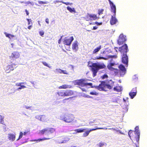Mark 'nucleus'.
I'll list each match as a JSON object with an SVG mask.
<instances>
[{
	"label": "nucleus",
	"instance_id": "obj_1",
	"mask_svg": "<svg viewBox=\"0 0 147 147\" xmlns=\"http://www.w3.org/2000/svg\"><path fill=\"white\" fill-rule=\"evenodd\" d=\"M91 67V71L92 72L93 77H95L96 75V74L98 71L100 69H105L106 67V66L103 63H93L90 66Z\"/></svg>",
	"mask_w": 147,
	"mask_h": 147
},
{
	"label": "nucleus",
	"instance_id": "obj_2",
	"mask_svg": "<svg viewBox=\"0 0 147 147\" xmlns=\"http://www.w3.org/2000/svg\"><path fill=\"white\" fill-rule=\"evenodd\" d=\"M57 94L59 97H64L73 95L74 92L72 90H61L58 92Z\"/></svg>",
	"mask_w": 147,
	"mask_h": 147
},
{
	"label": "nucleus",
	"instance_id": "obj_3",
	"mask_svg": "<svg viewBox=\"0 0 147 147\" xmlns=\"http://www.w3.org/2000/svg\"><path fill=\"white\" fill-rule=\"evenodd\" d=\"M61 119L67 123L72 122L74 120L73 115L69 114H65L61 116Z\"/></svg>",
	"mask_w": 147,
	"mask_h": 147
},
{
	"label": "nucleus",
	"instance_id": "obj_4",
	"mask_svg": "<svg viewBox=\"0 0 147 147\" xmlns=\"http://www.w3.org/2000/svg\"><path fill=\"white\" fill-rule=\"evenodd\" d=\"M75 84L81 87H84L87 86H92V83L86 82L85 80L83 79L76 80L75 82Z\"/></svg>",
	"mask_w": 147,
	"mask_h": 147
},
{
	"label": "nucleus",
	"instance_id": "obj_5",
	"mask_svg": "<svg viewBox=\"0 0 147 147\" xmlns=\"http://www.w3.org/2000/svg\"><path fill=\"white\" fill-rule=\"evenodd\" d=\"M128 135L130 139L132 140L136 141L137 142L139 143V140H137V139L138 138V136L137 135L135 132L134 131L130 130L128 133Z\"/></svg>",
	"mask_w": 147,
	"mask_h": 147
},
{
	"label": "nucleus",
	"instance_id": "obj_6",
	"mask_svg": "<svg viewBox=\"0 0 147 147\" xmlns=\"http://www.w3.org/2000/svg\"><path fill=\"white\" fill-rule=\"evenodd\" d=\"M95 88L100 91H103L106 92L107 91L106 89V84H105V82L102 81L101 83L98 86H95Z\"/></svg>",
	"mask_w": 147,
	"mask_h": 147
},
{
	"label": "nucleus",
	"instance_id": "obj_7",
	"mask_svg": "<svg viewBox=\"0 0 147 147\" xmlns=\"http://www.w3.org/2000/svg\"><path fill=\"white\" fill-rule=\"evenodd\" d=\"M96 15L88 13L85 16V19L86 21L94 20L99 18Z\"/></svg>",
	"mask_w": 147,
	"mask_h": 147
},
{
	"label": "nucleus",
	"instance_id": "obj_8",
	"mask_svg": "<svg viewBox=\"0 0 147 147\" xmlns=\"http://www.w3.org/2000/svg\"><path fill=\"white\" fill-rule=\"evenodd\" d=\"M119 50L120 52L121 55L126 54L129 51L127 44H125L121 47H119Z\"/></svg>",
	"mask_w": 147,
	"mask_h": 147
},
{
	"label": "nucleus",
	"instance_id": "obj_9",
	"mask_svg": "<svg viewBox=\"0 0 147 147\" xmlns=\"http://www.w3.org/2000/svg\"><path fill=\"white\" fill-rule=\"evenodd\" d=\"M20 56V54L17 51H14L11 54V55L9 56V58L11 61H14V60L19 58Z\"/></svg>",
	"mask_w": 147,
	"mask_h": 147
},
{
	"label": "nucleus",
	"instance_id": "obj_10",
	"mask_svg": "<svg viewBox=\"0 0 147 147\" xmlns=\"http://www.w3.org/2000/svg\"><path fill=\"white\" fill-rule=\"evenodd\" d=\"M121 56L122 62L125 65V66L126 65L127 67L128 62V58L127 54L121 55Z\"/></svg>",
	"mask_w": 147,
	"mask_h": 147
},
{
	"label": "nucleus",
	"instance_id": "obj_11",
	"mask_svg": "<svg viewBox=\"0 0 147 147\" xmlns=\"http://www.w3.org/2000/svg\"><path fill=\"white\" fill-rule=\"evenodd\" d=\"M126 40L125 36H124L123 34H121L119 36L118 40V43L119 45H121Z\"/></svg>",
	"mask_w": 147,
	"mask_h": 147
},
{
	"label": "nucleus",
	"instance_id": "obj_12",
	"mask_svg": "<svg viewBox=\"0 0 147 147\" xmlns=\"http://www.w3.org/2000/svg\"><path fill=\"white\" fill-rule=\"evenodd\" d=\"M74 38L73 36H71L69 39H68L66 38H65L64 41H63V44L67 45H70L72 42L74 40Z\"/></svg>",
	"mask_w": 147,
	"mask_h": 147
},
{
	"label": "nucleus",
	"instance_id": "obj_13",
	"mask_svg": "<svg viewBox=\"0 0 147 147\" xmlns=\"http://www.w3.org/2000/svg\"><path fill=\"white\" fill-rule=\"evenodd\" d=\"M119 68L120 70V75L122 76L126 73V70L125 67L122 65L120 64L119 66Z\"/></svg>",
	"mask_w": 147,
	"mask_h": 147
},
{
	"label": "nucleus",
	"instance_id": "obj_14",
	"mask_svg": "<svg viewBox=\"0 0 147 147\" xmlns=\"http://www.w3.org/2000/svg\"><path fill=\"white\" fill-rule=\"evenodd\" d=\"M111 8V11L113 12L114 14V16L116 15V7L115 5L110 0H108Z\"/></svg>",
	"mask_w": 147,
	"mask_h": 147
},
{
	"label": "nucleus",
	"instance_id": "obj_15",
	"mask_svg": "<svg viewBox=\"0 0 147 147\" xmlns=\"http://www.w3.org/2000/svg\"><path fill=\"white\" fill-rule=\"evenodd\" d=\"M115 83L114 82L111 80H110L108 82V83L106 84L107 88L109 90L112 89L113 88V86H115Z\"/></svg>",
	"mask_w": 147,
	"mask_h": 147
},
{
	"label": "nucleus",
	"instance_id": "obj_16",
	"mask_svg": "<svg viewBox=\"0 0 147 147\" xmlns=\"http://www.w3.org/2000/svg\"><path fill=\"white\" fill-rule=\"evenodd\" d=\"M13 64L8 65L5 68V71L7 73H9L14 69V67H13Z\"/></svg>",
	"mask_w": 147,
	"mask_h": 147
},
{
	"label": "nucleus",
	"instance_id": "obj_17",
	"mask_svg": "<svg viewBox=\"0 0 147 147\" xmlns=\"http://www.w3.org/2000/svg\"><path fill=\"white\" fill-rule=\"evenodd\" d=\"M110 24L111 25H113L115 24L117 22V20L116 18V15L111 16V18L110 20Z\"/></svg>",
	"mask_w": 147,
	"mask_h": 147
},
{
	"label": "nucleus",
	"instance_id": "obj_18",
	"mask_svg": "<svg viewBox=\"0 0 147 147\" xmlns=\"http://www.w3.org/2000/svg\"><path fill=\"white\" fill-rule=\"evenodd\" d=\"M117 55H109L107 56V58H105L103 57H96V59H104L105 60H107L109 58H117Z\"/></svg>",
	"mask_w": 147,
	"mask_h": 147
},
{
	"label": "nucleus",
	"instance_id": "obj_19",
	"mask_svg": "<svg viewBox=\"0 0 147 147\" xmlns=\"http://www.w3.org/2000/svg\"><path fill=\"white\" fill-rule=\"evenodd\" d=\"M36 118L39 120L43 122L47 120L46 117L45 115H38L36 116Z\"/></svg>",
	"mask_w": 147,
	"mask_h": 147
},
{
	"label": "nucleus",
	"instance_id": "obj_20",
	"mask_svg": "<svg viewBox=\"0 0 147 147\" xmlns=\"http://www.w3.org/2000/svg\"><path fill=\"white\" fill-rule=\"evenodd\" d=\"M113 90L117 92H119L122 90V87L121 86H120L118 84L115 85L113 88Z\"/></svg>",
	"mask_w": 147,
	"mask_h": 147
},
{
	"label": "nucleus",
	"instance_id": "obj_21",
	"mask_svg": "<svg viewBox=\"0 0 147 147\" xmlns=\"http://www.w3.org/2000/svg\"><path fill=\"white\" fill-rule=\"evenodd\" d=\"M102 129V128H95L90 129L88 130L85 131V132L84 133V134H83V136L84 137H86L87 136L89 135L90 132L91 131L95 130L97 129Z\"/></svg>",
	"mask_w": 147,
	"mask_h": 147
},
{
	"label": "nucleus",
	"instance_id": "obj_22",
	"mask_svg": "<svg viewBox=\"0 0 147 147\" xmlns=\"http://www.w3.org/2000/svg\"><path fill=\"white\" fill-rule=\"evenodd\" d=\"M137 91L136 88H133L129 93V95L131 98H133L136 94Z\"/></svg>",
	"mask_w": 147,
	"mask_h": 147
},
{
	"label": "nucleus",
	"instance_id": "obj_23",
	"mask_svg": "<svg viewBox=\"0 0 147 147\" xmlns=\"http://www.w3.org/2000/svg\"><path fill=\"white\" fill-rule=\"evenodd\" d=\"M113 66H111L107 65V67L108 69L110 71H114L115 74H117L118 73V69L113 67H112Z\"/></svg>",
	"mask_w": 147,
	"mask_h": 147
},
{
	"label": "nucleus",
	"instance_id": "obj_24",
	"mask_svg": "<svg viewBox=\"0 0 147 147\" xmlns=\"http://www.w3.org/2000/svg\"><path fill=\"white\" fill-rule=\"evenodd\" d=\"M56 70L57 72L59 73L60 74L63 73L67 75L69 74V72L65 70H61L60 69H56Z\"/></svg>",
	"mask_w": 147,
	"mask_h": 147
},
{
	"label": "nucleus",
	"instance_id": "obj_25",
	"mask_svg": "<svg viewBox=\"0 0 147 147\" xmlns=\"http://www.w3.org/2000/svg\"><path fill=\"white\" fill-rule=\"evenodd\" d=\"M78 46L77 42H75L73 43L72 45V49L73 50L77 51L78 49Z\"/></svg>",
	"mask_w": 147,
	"mask_h": 147
},
{
	"label": "nucleus",
	"instance_id": "obj_26",
	"mask_svg": "<svg viewBox=\"0 0 147 147\" xmlns=\"http://www.w3.org/2000/svg\"><path fill=\"white\" fill-rule=\"evenodd\" d=\"M15 136L14 134H8V138L9 140L13 141L15 140Z\"/></svg>",
	"mask_w": 147,
	"mask_h": 147
},
{
	"label": "nucleus",
	"instance_id": "obj_27",
	"mask_svg": "<svg viewBox=\"0 0 147 147\" xmlns=\"http://www.w3.org/2000/svg\"><path fill=\"white\" fill-rule=\"evenodd\" d=\"M135 130L134 131L135 132V133H136L137 135L138 136V138H137V140H140V132L139 130V127L138 126H136L135 128Z\"/></svg>",
	"mask_w": 147,
	"mask_h": 147
},
{
	"label": "nucleus",
	"instance_id": "obj_28",
	"mask_svg": "<svg viewBox=\"0 0 147 147\" xmlns=\"http://www.w3.org/2000/svg\"><path fill=\"white\" fill-rule=\"evenodd\" d=\"M50 139H51V138H42V139H38L34 140H32V141H34V142L36 141V142H40V141H44V140H49Z\"/></svg>",
	"mask_w": 147,
	"mask_h": 147
},
{
	"label": "nucleus",
	"instance_id": "obj_29",
	"mask_svg": "<svg viewBox=\"0 0 147 147\" xmlns=\"http://www.w3.org/2000/svg\"><path fill=\"white\" fill-rule=\"evenodd\" d=\"M48 129H44L41 130H40L39 132V134L40 135H43L45 133L47 132Z\"/></svg>",
	"mask_w": 147,
	"mask_h": 147
},
{
	"label": "nucleus",
	"instance_id": "obj_30",
	"mask_svg": "<svg viewBox=\"0 0 147 147\" xmlns=\"http://www.w3.org/2000/svg\"><path fill=\"white\" fill-rule=\"evenodd\" d=\"M86 129L81 128L76 129L74 130V131L76 132L75 134H76L77 133H82Z\"/></svg>",
	"mask_w": 147,
	"mask_h": 147
},
{
	"label": "nucleus",
	"instance_id": "obj_31",
	"mask_svg": "<svg viewBox=\"0 0 147 147\" xmlns=\"http://www.w3.org/2000/svg\"><path fill=\"white\" fill-rule=\"evenodd\" d=\"M55 131V129L53 128H50L48 130L47 133L48 134H50L53 133Z\"/></svg>",
	"mask_w": 147,
	"mask_h": 147
},
{
	"label": "nucleus",
	"instance_id": "obj_32",
	"mask_svg": "<svg viewBox=\"0 0 147 147\" xmlns=\"http://www.w3.org/2000/svg\"><path fill=\"white\" fill-rule=\"evenodd\" d=\"M101 45L99 46L98 47H97L93 50V53L94 54L98 52L101 49Z\"/></svg>",
	"mask_w": 147,
	"mask_h": 147
},
{
	"label": "nucleus",
	"instance_id": "obj_33",
	"mask_svg": "<svg viewBox=\"0 0 147 147\" xmlns=\"http://www.w3.org/2000/svg\"><path fill=\"white\" fill-rule=\"evenodd\" d=\"M5 34L6 36L7 37H8L9 38H13L15 37V36L14 35L7 34L6 32L5 33Z\"/></svg>",
	"mask_w": 147,
	"mask_h": 147
},
{
	"label": "nucleus",
	"instance_id": "obj_34",
	"mask_svg": "<svg viewBox=\"0 0 147 147\" xmlns=\"http://www.w3.org/2000/svg\"><path fill=\"white\" fill-rule=\"evenodd\" d=\"M67 9L69 10L70 12H72L75 11L74 8H71L69 6H67Z\"/></svg>",
	"mask_w": 147,
	"mask_h": 147
},
{
	"label": "nucleus",
	"instance_id": "obj_35",
	"mask_svg": "<svg viewBox=\"0 0 147 147\" xmlns=\"http://www.w3.org/2000/svg\"><path fill=\"white\" fill-rule=\"evenodd\" d=\"M68 87V86L66 84L63 85L59 87V89H66Z\"/></svg>",
	"mask_w": 147,
	"mask_h": 147
},
{
	"label": "nucleus",
	"instance_id": "obj_36",
	"mask_svg": "<svg viewBox=\"0 0 147 147\" xmlns=\"http://www.w3.org/2000/svg\"><path fill=\"white\" fill-rule=\"evenodd\" d=\"M4 117L1 115H0V123L3 124H4Z\"/></svg>",
	"mask_w": 147,
	"mask_h": 147
},
{
	"label": "nucleus",
	"instance_id": "obj_37",
	"mask_svg": "<svg viewBox=\"0 0 147 147\" xmlns=\"http://www.w3.org/2000/svg\"><path fill=\"white\" fill-rule=\"evenodd\" d=\"M38 4L40 5L46 4L48 3L47 1H38Z\"/></svg>",
	"mask_w": 147,
	"mask_h": 147
},
{
	"label": "nucleus",
	"instance_id": "obj_38",
	"mask_svg": "<svg viewBox=\"0 0 147 147\" xmlns=\"http://www.w3.org/2000/svg\"><path fill=\"white\" fill-rule=\"evenodd\" d=\"M90 94L92 95H98V93L95 91L91 92H90Z\"/></svg>",
	"mask_w": 147,
	"mask_h": 147
},
{
	"label": "nucleus",
	"instance_id": "obj_39",
	"mask_svg": "<svg viewBox=\"0 0 147 147\" xmlns=\"http://www.w3.org/2000/svg\"><path fill=\"white\" fill-rule=\"evenodd\" d=\"M104 9H99L98 10V15H100L101 14H103V12L104 11Z\"/></svg>",
	"mask_w": 147,
	"mask_h": 147
},
{
	"label": "nucleus",
	"instance_id": "obj_40",
	"mask_svg": "<svg viewBox=\"0 0 147 147\" xmlns=\"http://www.w3.org/2000/svg\"><path fill=\"white\" fill-rule=\"evenodd\" d=\"M107 65L111 66H114L115 65V62H110Z\"/></svg>",
	"mask_w": 147,
	"mask_h": 147
},
{
	"label": "nucleus",
	"instance_id": "obj_41",
	"mask_svg": "<svg viewBox=\"0 0 147 147\" xmlns=\"http://www.w3.org/2000/svg\"><path fill=\"white\" fill-rule=\"evenodd\" d=\"M23 135V133H22V132H20V135H19V138L17 139V140H18L19 139H20L22 138Z\"/></svg>",
	"mask_w": 147,
	"mask_h": 147
},
{
	"label": "nucleus",
	"instance_id": "obj_42",
	"mask_svg": "<svg viewBox=\"0 0 147 147\" xmlns=\"http://www.w3.org/2000/svg\"><path fill=\"white\" fill-rule=\"evenodd\" d=\"M105 145V144L103 142H100L98 145L99 147H102Z\"/></svg>",
	"mask_w": 147,
	"mask_h": 147
},
{
	"label": "nucleus",
	"instance_id": "obj_43",
	"mask_svg": "<svg viewBox=\"0 0 147 147\" xmlns=\"http://www.w3.org/2000/svg\"><path fill=\"white\" fill-rule=\"evenodd\" d=\"M39 33L41 36H43L44 34V32L43 30H42L39 32Z\"/></svg>",
	"mask_w": 147,
	"mask_h": 147
},
{
	"label": "nucleus",
	"instance_id": "obj_44",
	"mask_svg": "<svg viewBox=\"0 0 147 147\" xmlns=\"http://www.w3.org/2000/svg\"><path fill=\"white\" fill-rule=\"evenodd\" d=\"M108 77V76L106 74H105L101 77L102 79H104L105 78H107Z\"/></svg>",
	"mask_w": 147,
	"mask_h": 147
},
{
	"label": "nucleus",
	"instance_id": "obj_45",
	"mask_svg": "<svg viewBox=\"0 0 147 147\" xmlns=\"http://www.w3.org/2000/svg\"><path fill=\"white\" fill-rule=\"evenodd\" d=\"M73 98L72 97H70L69 98H66L63 99V101L64 103L65 102V101L67 100H69V99H71V98Z\"/></svg>",
	"mask_w": 147,
	"mask_h": 147
},
{
	"label": "nucleus",
	"instance_id": "obj_46",
	"mask_svg": "<svg viewBox=\"0 0 147 147\" xmlns=\"http://www.w3.org/2000/svg\"><path fill=\"white\" fill-rule=\"evenodd\" d=\"M26 20L28 21V25H30V24H32V20L30 19H27Z\"/></svg>",
	"mask_w": 147,
	"mask_h": 147
},
{
	"label": "nucleus",
	"instance_id": "obj_47",
	"mask_svg": "<svg viewBox=\"0 0 147 147\" xmlns=\"http://www.w3.org/2000/svg\"><path fill=\"white\" fill-rule=\"evenodd\" d=\"M26 88V86L24 85H22L20 86V87L18 88V89H21L22 88Z\"/></svg>",
	"mask_w": 147,
	"mask_h": 147
},
{
	"label": "nucleus",
	"instance_id": "obj_48",
	"mask_svg": "<svg viewBox=\"0 0 147 147\" xmlns=\"http://www.w3.org/2000/svg\"><path fill=\"white\" fill-rule=\"evenodd\" d=\"M42 63L44 65L49 67V65L46 62H45L43 61L42 62Z\"/></svg>",
	"mask_w": 147,
	"mask_h": 147
},
{
	"label": "nucleus",
	"instance_id": "obj_49",
	"mask_svg": "<svg viewBox=\"0 0 147 147\" xmlns=\"http://www.w3.org/2000/svg\"><path fill=\"white\" fill-rule=\"evenodd\" d=\"M62 3L63 4H65L66 5H71L72 4V3H70L69 2H63Z\"/></svg>",
	"mask_w": 147,
	"mask_h": 147
},
{
	"label": "nucleus",
	"instance_id": "obj_50",
	"mask_svg": "<svg viewBox=\"0 0 147 147\" xmlns=\"http://www.w3.org/2000/svg\"><path fill=\"white\" fill-rule=\"evenodd\" d=\"M95 23L97 25L99 26L102 24V22H96Z\"/></svg>",
	"mask_w": 147,
	"mask_h": 147
},
{
	"label": "nucleus",
	"instance_id": "obj_51",
	"mask_svg": "<svg viewBox=\"0 0 147 147\" xmlns=\"http://www.w3.org/2000/svg\"><path fill=\"white\" fill-rule=\"evenodd\" d=\"M24 83L23 82H22L19 83H17L16 84V85L18 86H20L21 85V84H24Z\"/></svg>",
	"mask_w": 147,
	"mask_h": 147
},
{
	"label": "nucleus",
	"instance_id": "obj_52",
	"mask_svg": "<svg viewBox=\"0 0 147 147\" xmlns=\"http://www.w3.org/2000/svg\"><path fill=\"white\" fill-rule=\"evenodd\" d=\"M133 80H137L138 79V78L137 77H136V76H135L134 75L133 78Z\"/></svg>",
	"mask_w": 147,
	"mask_h": 147
},
{
	"label": "nucleus",
	"instance_id": "obj_53",
	"mask_svg": "<svg viewBox=\"0 0 147 147\" xmlns=\"http://www.w3.org/2000/svg\"><path fill=\"white\" fill-rule=\"evenodd\" d=\"M45 22L48 24H49V20L48 18H47L45 20Z\"/></svg>",
	"mask_w": 147,
	"mask_h": 147
},
{
	"label": "nucleus",
	"instance_id": "obj_54",
	"mask_svg": "<svg viewBox=\"0 0 147 147\" xmlns=\"http://www.w3.org/2000/svg\"><path fill=\"white\" fill-rule=\"evenodd\" d=\"M98 28V27L96 26H94L92 28V30H96Z\"/></svg>",
	"mask_w": 147,
	"mask_h": 147
},
{
	"label": "nucleus",
	"instance_id": "obj_55",
	"mask_svg": "<svg viewBox=\"0 0 147 147\" xmlns=\"http://www.w3.org/2000/svg\"><path fill=\"white\" fill-rule=\"evenodd\" d=\"M66 142V140H64L63 141H62L59 142V143H65Z\"/></svg>",
	"mask_w": 147,
	"mask_h": 147
},
{
	"label": "nucleus",
	"instance_id": "obj_56",
	"mask_svg": "<svg viewBox=\"0 0 147 147\" xmlns=\"http://www.w3.org/2000/svg\"><path fill=\"white\" fill-rule=\"evenodd\" d=\"M85 97L88 98H92V97L88 95H86Z\"/></svg>",
	"mask_w": 147,
	"mask_h": 147
},
{
	"label": "nucleus",
	"instance_id": "obj_57",
	"mask_svg": "<svg viewBox=\"0 0 147 147\" xmlns=\"http://www.w3.org/2000/svg\"><path fill=\"white\" fill-rule=\"evenodd\" d=\"M61 38H62V37H61L60 38V39H59V40H58V43L59 44H60V43H61Z\"/></svg>",
	"mask_w": 147,
	"mask_h": 147
},
{
	"label": "nucleus",
	"instance_id": "obj_58",
	"mask_svg": "<svg viewBox=\"0 0 147 147\" xmlns=\"http://www.w3.org/2000/svg\"><path fill=\"white\" fill-rule=\"evenodd\" d=\"M25 11H26V14L27 15H28L29 14V13L28 12V11L26 9L25 10Z\"/></svg>",
	"mask_w": 147,
	"mask_h": 147
},
{
	"label": "nucleus",
	"instance_id": "obj_59",
	"mask_svg": "<svg viewBox=\"0 0 147 147\" xmlns=\"http://www.w3.org/2000/svg\"><path fill=\"white\" fill-rule=\"evenodd\" d=\"M25 108L26 109H29V108H30L31 107H28L26 106H25Z\"/></svg>",
	"mask_w": 147,
	"mask_h": 147
},
{
	"label": "nucleus",
	"instance_id": "obj_60",
	"mask_svg": "<svg viewBox=\"0 0 147 147\" xmlns=\"http://www.w3.org/2000/svg\"><path fill=\"white\" fill-rule=\"evenodd\" d=\"M32 27V25H30L28 27V28L29 29H31V28Z\"/></svg>",
	"mask_w": 147,
	"mask_h": 147
},
{
	"label": "nucleus",
	"instance_id": "obj_61",
	"mask_svg": "<svg viewBox=\"0 0 147 147\" xmlns=\"http://www.w3.org/2000/svg\"><path fill=\"white\" fill-rule=\"evenodd\" d=\"M27 133V132H24V133L23 134L25 135L26 134V133Z\"/></svg>",
	"mask_w": 147,
	"mask_h": 147
},
{
	"label": "nucleus",
	"instance_id": "obj_62",
	"mask_svg": "<svg viewBox=\"0 0 147 147\" xmlns=\"http://www.w3.org/2000/svg\"><path fill=\"white\" fill-rule=\"evenodd\" d=\"M113 59H111V60H110V62H113Z\"/></svg>",
	"mask_w": 147,
	"mask_h": 147
},
{
	"label": "nucleus",
	"instance_id": "obj_63",
	"mask_svg": "<svg viewBox=\"0 0 147 147\" xmlns=\"http://www.w3.org/2000/svg\"><path fill=\"white\" fill-rule=\"evenodd\" d=\"M136 147H139V146L137 144H136Z\"/></svg>",
	"mask_w": 147,
	"mask_h": 147
},
{
	"label": "nucleus",
	"instance_id": "obj_64",
	"mask_svg": "<svg viewBox=\"0 0 147 147\" xmlns=\"http://www.w3.org/2000/svg\"><path fill=\"white\" fill-rule=\"evenodd\" d=\"M93 122H94L90 121V122H89V123H90V124L91 123H93Z\"/></svg>",
	"mask_w": 147,
	"mask_h": 147
}]
</instances>
